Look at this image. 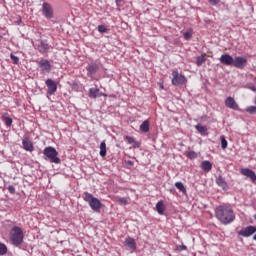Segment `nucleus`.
I'll return each mask as SVG.
<instances>
[{
  "mask_svg": "<svg viewBox=\"0 0 256 256\" xmlns=\"http://www.w3.org/2000/svg\"><path fill=\"white\" fill-rule=\"evenodd\" d=\"M215 215L222 225H231L235 221V212L228 205H220L215 209Z\"/></svg>",
  "mask_w": 256,
  "mask_h": 256,
  "instance_id": "f257e3e1",
  "label": "nucleus"
},
{
  "mask_svg": "<svg viewBox=\"0 0 256 256\" xmlns=\"http://www.w3.org/2000/svg\"><path fill=\"white\" fill-rule=\"evenodd\" d=\"M25 239V234L23 233V228L19 226H14L10 230V243L14 247H21Z\"/></svg>",
  "mask_w": 256,
  "mask_h": 256,
  "instance_id": "f03ea898",
  "label": "nucleus"
},
{
  "mask_svg": "<svg viewBox=\"0 0 256 256\" xmlns=\"http://www.w3.org/2000/svg\"><path fill=\"white\" fill-rule=\"evenodd\" d=\"M82 198L86 203H88L90 209H92L94 213H100L101 207H103L101 200H99L89 192H84Z\"/></svg>",
  "mask_w": 256,
  "mask_h": 256,
  "instance_id": "7ed1b4c3",
  "label": "nucleus"
},
{
  "mask_svg": "<svg viewBox=\"0 0 256 256\" xmlns=\"http://www.w3.org/2000/svg\"><path fill=\"white\" fill-rule=\"evenodd\" d=\"M43 155L45 156V160L51 161V163H55L56 165H59L61 163V158L58 157L59 152H57V149L53 146H48L44 148Z\"/></svg>",
  "mask_w": 256,
  "mask_h": 256,
  "instance_id": "20e7f679",
  "label": "nucleus"
},
{
  "mask_svg": "<svg viewBox=\"0 0 256 256\" xmlns=\"http://www.w3.org/2000/svg\"><path fill=\"white\" fill-rule=\"evenodd\" d=\"M187 78L183 74H179V70L175 69L172 71V85L179 87V85H185Z\"/></svg>",
  "mask_w": 256,
  "mask_h": 256,
  "instance_id": "39448f33",
  "label": "nucleus"
},
{
  "mask_svg": "<svg viewBox=\"0 0 256 256\" xmlns=\"http://www.w3.org/2000/svg\"><path fill=\"white\" fill-rule=\"evenodd\" d=\"M34 48L41 53V55H45L51 51V45L47 40H39L38 43L34 45Z\"/></svg>",
  "mask_w": 256,
  "mask_h": 256,
  "instance_id": "423d86ee",
  "label": "nucleus"
},
{
  "mask_svg": "<svg viewBox=\"0 0 256 256\" xmlns=\"http://www.w3.org/2000/svg\"><path fill=\"white\" fill-rule=\"evenodd\" d=\"M255 233H256V226H253V225L244 227L240 231H238V235L240 237H251V235H255Z\"/></svg>",
  "mask_w": 256,
  "mask_h": 256,
  "instance_id": "0eeeda50",
  "label": "nucleus"
},
{
  "mask_svg": "<svg viewBox=\"0 0 256 256\" xmlns=\"http://www.w3.org/2000/svg\"><path fill=\"white\" fill-rule=\"evenodd\" d=\"M45 85H46V87H48L47 95L51 96V95H55V93H57V83H55V81H53V79L48 78L45 81Z\"/></svg>",
  "mask_w": 256,
  "mask_h": 256,
  "instance_id": "6e6552de",
  "label": "nucleus"
},
{
  "mask_svg": "<svg viewBox=\"0 0 256 256\" xmlns=\"http://www.w3.org/2000/svg\"><path fill=\"white\" fill-rule=\"evenodd\" d=\"M42 14L46 19H53V7H51V4L47 2L42 4Z\"/></svg>",
  "mask_w": 256,
  "mask_h": 256,
  "instance_id": "1a4fd4ad",
  "label": "nucleus"
},
{
  "mask_svg": "<svg viewBox=\"0 0 256 256\" xmlns=\"http://www.w3.org/2000/svg\"><path fill=\"white\" fill-rule=\"evenodd\" d=\"M232 65L236 67V69H244L247 65V58L243 56H237L235 57Z\"/></svg>",
  "mask_w": 256,
  "mask_h": 256,
  "instance_id": "9d476101",
  "label": "nucleus"
},
{
  "mask_svg": "<svg viewBox=\"0 0 256 256\" xmlns=\"http://www.w3.org/2000/svg\"><path fill=\"white\" fill-rule=\"evenodd\" d=\"M86 71H87V77H90L93 79V75L99 71V64L97 63H90L86 66Z\"/></svg>",
  "mask_w": 256,
  "mask_h": 256,
  "instance_id": "9b49d317",
  "label": "nucleus"
},
{
  "mask_svg": "<svg viewBox=\"0 0 256 256\" xmlns=\"http://www.w3.org/2000/svg\"><path fill=\"white\" fill-rule=\"evenodd\" d=\"M43 73H51V62L47 59H42L38 63Z\"/></svg>",
  "mask_w": 256,
  "mask_h": 256,
  "instance_id": "f8f14e48",
  "label": "nucleus"
},
{
  "mask_svg": "<svg viewBox=\"0 0 256 256\" xmlns=\"http://www.w3.org/2000/svg\"><path fill=\"white\" fill-rule=\"evenodd\" d=\"M88 96L91 99H97V97H107V95L101 92V90H99L98 88H90L88 92Z\"/></svg>",
  "mask_w": 256,
  "mask_h": 256,
  "instance_id": "ddd939ff",
  "label": "nucleus"
},
{
  "mask_svg": "<svg viewBox=\"0 0 256 256\" xmlns=\"http://www.w3.org/2000/svg\"><path fill=\"white\" fill-rule=\"evenodd\" d=\"M233 61V56L229 55L228 53L222 54L220 57V63H222V65L231 66L233 65Z\"/></svg>",
  "mask_w": 256,
  "mask_h": 256,
  "instance_id": "4468645a",
  "label": "nucleus"
},
{
  "mask_svg": "<svg viewBox=\"0 0 256 256\" xmlns=\"http://www.w3.org/2000/svg\"><path fill=\"white\" fill-rule=\"evenodd\" d=\"M225 105L229 109H234V111H237L239 109V104H237L235 99L233 97H231V96L226 98Z\"/></svg>",
  "mask_w": 256,
  "mask_h": 256,
  "instance_id": "2eb2a0df",
  "label": "nucleus"
},
{
  "mask_svg": "<svg viewBox=\"0 0 256 256\" xmlns=\"http://www.w3.org/2000/svg\"><path fill=\"white\" fill-rule=\"evenodd\" d=\"M240 173L245 177H248L249 179H251V181L253 182L256 181V174L253 170L249 168H244V169H241Z\"/></svg>",
  "mask_w": 256,
  "mask_h": 256,
  "instance_id": "dca6fc26",
  "label": "nucleus"
},
{
  "mask_svg": "<svg viewBox=\"0 0 256 256\" xmlns=\"http://www.w3.org/2000/svg\"><path fill=\"white\" fill-rule=\"evenodd\" d=\"M125 247L128 249H131V251H135L137 249V243L135 242V239L132 237H128L124 241Z\"/></svg>",
  "mask_w": 256,
  "mask_h": 256,
  "instance_id": "f3484780",
  "label": "nucleus"
},
{
  "mask_svg": "<svg viewBox=\"0 0 256 256\" xmlns=\"http://www.w3.org/2000/svg\"><path fill=\"white\" fill-rule=\"evenodd\" d=\"M22 145H23V149L25 151H29L30 153H32V151H34L35 147L33 146V142H31V140H29V138H24L22 140Z\"/></svg>",
  "mask_w": 256,
  "mask_h": 256,
  "instance_id": "a211bd4d",
  "label": "nucleus"
},
{
  "mask_svg": "<svg viewBox=\"0 0 256 256\" xmlns=\"http://www.w3.org/2000/svg\"><path fill=\"white\" fill-rule=\"evenodd\" d=\"M216 184L218 185V187H221L224 191H227V189H229V186L227 185L225 178H223V176L221 175L216 178Z\"/></svg>",
  "mask_w": 256,
  "mask_h": 256,
  "instance_id": "6ab92c4d",
  "label": "nucleus"
},
{
  "mask_svg": "<svg viewBox=\"0 0 256 256\" xmlns=\"http://www.w3.org/2000/svg\"><path fill=\"white\" fill-rule=\"evenodd\" d=\"M200 167L202 171H205L206 173H209L211 169H213V164L209 162V160H204L201 162Z\"/></svg>",
  "mask_w": 256,
  "mask_h": 256,
  "instance_id": "aec40b11",
  "label": "nucleus"
},
{
  "mask_svg": "<svg viewBox=\"0 0 256 256\" xmlns=\"http://www.w3.org/2000/svg\"><path fill=\"white\" fill-rule=\"evenodd\" d=\"M156 211L159 215H164V213H165V204L163 203V201H159L156 204Z\"/></svg>",
  "mask_w": 256,
  "mask_h": 256,
  "instance_id": "412c9836",
  "label": "nucleus"
},
{
  "mask_svg": "<svg viewBox=\"0 0 256 256\" xmlns=\"http://www.w3.org/2000/svg\"><path fill=\"white\" fill-rule=\"evenodd\" d=\"M149 129H150L149 120H145V121L140 125V131H141V133H149Z\"/></svg>",
  "mask_w": 256,
  "mask_h": 256,
  "instance_id": "4be33fe9",
  "label": "nucleus"
},
{
  "mask_svg": "<svg viewBox=\"0 0 256 256\" xmlns=\"http://www.w3.org/2000/svg\"><path fill=\"white\" fill-rule=\"evenodd\" d=\"M206 61H207L206 54H202V55L198 56L196 58V65H197V67H201V65H203V63H205Z\"/></svg>",
  "mask_w": 256,
  "mask_h": 256,
  "instance_id": "5701e85b",
  "label": "nucleus"
},
{
  "mask_svg": "<svg viewBox=\"0 0 256 256\" xmlns=\"http://www.w3.org/2000/svg\"><path fill=\"white\" fill-rule=\"evenodd\" d=\"M2 121H4L6 127H11L13 125V119L7 116V113L2 116Z\"/></svg>",
  "mask_w": 256,
  "mask_h": 256,
  "instance_id": "b1692460",
  "label": "nucleus"
},
{
  "mask_svg": "<svg viewBox=\"0 0 256 256\" xmlns=\"http://www.w3.org/2000/svg\"><path fill=\"white\" fill-rule=\"evenodd\" d=\"M107 155V144L102 141L100 144V157H106Z\"/></svg>",
  "mask_w": 256,
  "mask_h": 256,
  "instance_id": "393cba45",
  "label": "nucleus"
},
{
  "mask_svg": "<svg viewBox=\"0 0 256 256\" xmlns=\"http://www.w3.org/2000/svg\"><path fill=\"white\" fill-rule=\"evenodd\" d=\"M195 129L198 131V133H200V135H205V133H207V126L198 124L195 126Z\"/></svg>",
  "mask_w": 256,
  "mask_h": 256,
  "instance_id": "a878e982",
  "label": "nucleus"
},
{
  "mask_svg": "<svg viewBox=\"0 0 256 256\" xmlns=\"http://www.w3.org/2000/svg\"><path fill=\"white\" fill-rule=\"evenodd\" d=\"M176 189H179L181 193H187V188L183 185V182H176L175 184Z\"/></svg>",
  "mask_w": 256,
  "mask_h": 256,
  "instance_id": "bb28decb",
  "label": "nucleus"
},
{
  "mask_svg": "<svg viewBox=\"0 0 256 256\" xmlns=\"http://www.w3.org/2000/svg\"><path fill=\"white\" fill-rule=\"evenodd\" d=\"M220 141H221V148L223 150L227 149L228 143H227V139H225L224 135L220 136Z\"/></svg>",
  "mask_w": 256,
  "mask_h": 256,
  "instance_id": "cd10ccee",
  "label": "nucleus"
},
{
  "mask_svg": "<svg viewBox=\"0 0 256 256\" xmlns=\"http://www.w3.org/2000/svg\"><path fill=\"white\" fill-rule=\"evenodd\" d=\"M186 157H188V159H197V152L189 151L186 153Z\"/></svg>",
  "mask_w": 256,
  "mask_h": 256,
  "instance_id": "c85d7f7f",
  "label": "nucleus"
},
{
  "mask_svg": "<svg viewBox=\"0 0 256 256\" xmlns=\"http://www.w3.org/2000/svg\"><path fill=\"white\" fill-rule=\"evenodd\" d=\"M7 254V245L4 243H0V255H6Z\"/></svg>",
  "mask_w": 256,
  "mask_h": 256,
  "instance_id": "c756f323",
  "label": "nucleus"
},
{
  "mask_svg": "<svg viewBox=\"0 0 256 256\" xmlns=\"http://www.w3.org/2000/svg\"><path fill=\"white\" fill-rule=\"evenodd\" d=\"M118 203L119 205H127L129 203V199L122 197V198H118Z\"/></svg>",
  "mask_w": 256,
  "mask_h": 256,
  "instance_id": "7c9ffc66",
  "label": "nucleus"
},
{
  "mask_svg": "<svg viewBox=\"0 0 256 256\" xmlns=\"http://www.w3.org/2000/svg\"><path fill=\"white\" fill-rule=\"evenodd\" d=\"M246 111L248 113H250L251 115H255L256 114V106H250L246 109Z\"/></svg>",
  "mask_w": 256,
  "mask_h": 256,
  "instance_id": "2f4dec72",
  "label": "nucleus"
},
{
  "mask_svg": "<svg viewBox=\"0 0 256 256\" xmlns=\"http://www.w3.org/2000/svg\"><path fill=\"white\" fill-rule=\"evenodd\" d=\"M10 58L13 60L14 65L19 64V57L15 56L13 53L10 54Z\"/></svg>",
  "mask_w": 256,
  "mask_h": 256,
  "instance_id": "473e14b6",
  "label": "nucleus"
},
{
  "mask_svg": "<svg viewBox=\"0 0 256 256\" xmlns=\"http://www.w3.org/2000/svg\"><path fill=\"white\" fill-rule=\"evenodd\" d=\"M98 32H99V33H107V26H105V25H99V26H98Z\"/></svg>",
  "mask_w": 256,
  "mask_h": 256,
  "instance_id": "72a5a7b5",
  "label": "nucleus"
},
{
  "mask_svg": "<svg viewBox=\"0 0 256 256\" xmlns=\"http://www.w3.org/2000/svg\"><path fill=\"white\" fill-rule=\"evenodd\" d=\"M126 141L128 142L129 145H133V143H137L135 142V138L131 136H126Z\"/></svg>",
  "mask_w": 256,
  "mask_h": 256,
  "instance_id": "f704fd0d",
  "label": "nucleus"
},
{
  "mask_svg": "<svg viewBox=\"0 0 256 256\" xmlns=\"http://www.w3.org/2000/svg\"><path fill=\"white\" fill-rule=\"evenodd\" d=\"M191 37H193V34L191 32H185L184 33V39L186 41H189L191 39Z\"/></svg>",
  "mask_w": 256,
  "mask_h": 256,
  "instance_id": "c9c22d12",
  "label": "nucleus"
},
{
  "mask_svg": "<svg viewBox=\"0 0 256 256\" xmlns=\"http://www.w3.org/2000/svg\"><path fill=\"white\" fill-rule=\"evenodd\" d=\"M208 3L215 7V5H219V3H221V0H208Z\"/></svg>",
  "mask_w": 256,
  "mask_h": 256,
  "instance_id": "e433bc0d",
  "label": "nucleus"
},
{
  "mask_svg": "<svg viewBox=\"0 0 256 256\" xmlns=\"http://www.w3.org/2000/svg\"><path fill=\"white\" fill-rule=\"evenodd\" d=\"M8 191L9 193H11V195H15V186L13 185L8 186Z\"/></svg>",
  "mask_w": 256,
  "mask_h": 256,
  "instance_id": "4c0bfd02",
  "label": "nucleus"
},
{
  "mask_svg": "<svg viewBox=\"0 0 256 256\" xmlns=\"http://www.w3.org/2000/svg\"><path fill=\"white\" fill-rule=\"evenodd\" d=\"M177 251H187V246L179 245V246H177Z\"/></svg>",
  "mask_w": 256,
  "mask_h": 256,
  "instance_id": "58836bf2",
  "label": "nucleus"
},
{
  "mask_svg": "<svg viewBox=\"0 0 256 256\" xmlns=\"http://www.w3.org/2000/svg\"><path fill=\"white\" fill-rule=\"evenodd\" d=\"M115 1H116L117 7H121V3L123 2V0H115Z\"/></svg>",
  "mask_w": 256,
  "mask_h": 256,
  "instance_id": "ea45409f",
  "label": "nucleus"
},
{
  "mask_svg": "<svg viewBox=\"0 0 256 256\" xmlns=\"http://www.w3.org/2000/svg\"><path fill=\"white\" fill-rule=\"evenodd\" d=\"M251 90L256 92V87L255 86L251 87Z\"/></svg>",
  "mask_w": 256,
  "mask_h": 256,
  "instance_id": "a19ab883",
  "label": "nucleus"
},
{
  "mask_svg": "<svg viewBox=\"0 0 256 256\" xmlns=\"http://www.w3.org/2000/svg\"><path fill=\"white\" fill-rule=\"evenodd\" d=\"M254 219H255V221H256V214L254 215Z\"/></svg>",
  "mask_w": 256,
  "mask_h": 256,
  "instance_id": "79ce46f5",
  "label": "nucleus"
}]
</instances>
